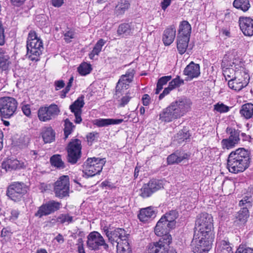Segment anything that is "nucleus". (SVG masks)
<instances>
[{
  "mask_svg": "<svg viewBox=\"0 0 253 253\" xmlns=\"http://www.w3.org/2000/svg\"><path fill=\"white\" fill-rule=\"evenodd\" d=\"M213 219L211 214L203 213L196 221V231L192 242L194 253H208L214 238Z\"/></svg>",
  "mask_w": 253,
  "mask_h": 253,
  "instance_id": "nucleus-1",
  "label": "nucleus"
},
{
  "mask_svg": "<svg viewBox=\"0 0 253 253\" xmlns=\"http://www.w3.org/2000/svg\"><path fill=\"white\" fill-rule=\"evenodd\" d=\"M192 103L187 98H181L172 102L159 114V120L165 123H169L180 118L191 109Z\"/></svg>",
  "mask_w": 253,
  "mask_h": 253,
  "instance_id": "nucleus-2",
  "label": "nucleus"
},
{
  "mask_svg": "<svg viewBox=\"0 0 253 253\" xmlns=\"http://www.w3.org/2000/svg\"><path fill=\"white\" fill-rule=\"evenodd\" d=\"M249 152L243 148L232 152L228 158V169L233 173L244 171L249 166Z\"/></svg>",
  "mask_w": 253,
  "mask_h": 253,
  "instance_id": "nucleus-3",
  "label": "nucleus"
},
{
  "mask_svg": "<svg viewBox=\"0 0 253 253\" xmlns=\"http://www.w3.org/2000/svg\"><path fill=\"white\" fill-rule=\"evenodd\" d=\"M27 55L31 60L37 61L43 49L42 42L35 31H31L27 41Z\"/></svg>",
  "mask_w": 253,
  "mask_h": 253,
  "instance_id": "nucleus-4",
  "label": "nucleus"
},
{
  "mask_svg": "<svg viewBox=\"0 0 253 253\" xmlns=\"http://www.w3.org/2000/svg\"><path fill=\"white\" fill-rule=\"evenodd\" d=\"M16 100L11 97L0 98V116L5 119H9L16 111L17 108Z\"/></svg>",
  "mask_w": 253,
  "mask_h": 253,
  "instance_id": "nucleus-5",
  "label": "nucleus"
},
{
  "mask_svg": "<svg viewBox=\"0 0 253 253\" xmlns=\"http://www.w3.org/2000/svg\"><path fill=\"white\" fill-rule=\"evenodd\" d=\"M105 163L104 159L88 158L84 164V172L87 176H93L102 170Z\"/></svg>",
  "mask_w": 253,
  "mask_h": 253,
  "instance_id": "nucleus-6",
  "label": "nucleus"
},
{
  "mask_svg": "<svg viewBox=\"0 0 253 253\" xmlns=\"http://www.w3.org/2000/svg\"><path fill=\"white\" fill-rule=\"evenodd\" d=\"M171 240V237L167 235L164 239L149 245L146 253H177L175 250L168 249Z\"/></svg>",
  "mask_w": 253,
  "mask_h": 253,
  "instance_id": "nucleus-7",
  "label": "nucleus"
},
{
  "mask_svg": "<svg viewBox=\"0 0 253 253\" xmlns=\"http://www.w3.org/2000/svg\"><path fill=\"white\" fill-rule=\"evenodd\" d=\"M86 245L87 248L91 250H99L101 247L107 250L108 245L106 243L102 235L98 232H90L87 237Z\"/></svg>",
  "mask_w": 253,
  "mask_h": 253,
  "instance_id": "nucleus-8",
  "label": "nucleus"
},
{
  "mask_svg": "<svg viewBox=\"0 0 253 253\" xmlns=\"http://www.w3.org/2000/svg\"><path fill=\"white\" fill-rule=\"evenodd\" d=\"M60 113V109L58 106L55 104H52L48 106L41 107L38 111V117L42 122H47L56 116Z\"/></svg>",
  "mask_w": 253,
  "mask_h": 253,
  "instance_id": "nucleus-9",
  "label": "nucleus"
},
{
  "mask_svg": "<svg viewBox=\"0 0 253 253\" xmlns=\"http://www.w3.org/2000/svg\"><path fill=\"white\" fill-rule=\"evenodd\" d=\"M135 71L133 69H129L125 75L121 76L116 87V97H120L123 92L128 88L129 84L132 81Z\"/></svg>",
  "mask_w": 253,
  "mask_h": 253,
  "instance_id": "nucleus-10",
  "label": "nucleus"
},
{
  "mask_svg": "<svg viewBox=\"0 0 253 253\" xmlns=\"http://www.w3.org/2000/svg\"><path fill=\"white\" fill-rule=\"evenodd\" d=\"M69 177L62 175L54 183V192L57 197L62 198L68 196L69 191Z\"/></svg>",
  "mask_w": 253,
  "mask_h": 253,
  "instance_id": "nucleus-11",
  "label": "nucleus"
},
{
  "mask_svg": "<svg viewBox=\"0 0 253 253\" xmlns=\"http://www.w3.org/2000/svg\"><path fill=\"white\" fill-rule=\"evenodd\" d=\"M27 192V188L23 183L14 182L11 184L7 189L6 195L12 201H20Z\"/></svg>",
  "mask_w": 253,
  "mask_h": 253,
  "instance_id": "nucleus-12",
  "label": "nucleus"
},
{
  "mask_svg": "<svg viewBox=\"0 0 253 253\" xmlns=\"http://www.w3.org/2000/svg\"><path fill=\"white\" fill-rule=\"evenodd\" d=\"M81 142L76 139L73 140L68 146V160L69 162L75 164L79 159L81 153Z\"/></svg>",
  "mask_w": 253,
  "mask_h": 253,
  "instance_id": "nucleus-13",
  "label": "nucleus"
},
{
  "mask_svg": "<svg viewBox=\"0 0 253 253\" xmlns=\"http://www.w3.org/2000/svg\"><path fill=\"white\" fill-rule=\"evenodd\" d=\"M232 63L235 67V77L240 82H242L243 80H247V84L249 83L250 76L248 71L244 67V64L239 60L234 59L232 61Z\"/></svg>",
  "mask_w": 253,
  "mask_h": 253,
  "instance_id": "nucleus-14",
  "label": "nucleus"
},
{
  "mask_svg": "<svg viewBox=\"0 0 253 253\" xmlns=\"http://www.w3.org/2000/svg\"><path fill=\"white\" fill-rule=\"evenodd\" d=\"M60 206V203L53 200L50 201L39 208L38 211L35 213V216L42 217L44 215H48L58 210Z\"/></svg>",
  "mask_w": 253,
  "mask_h": 253,
  "instance_id": "nucleus-15",
  "label": "nucleus"
},
{
  "mask_svg": "<svg viewBox=\"0 0 253 253\" xmlns=\"http://www.w3.org/2000/svg\"><path fill=\"white\" fill-rule=\"evenodd\" d=\"M106 235L108 238L109 241L114 245L117 243H121L127 239V234L125 230L122 228H117L112 232L108 230L105 231Z\"/></svg>",
  "mask_w": 253,
  "mask_h": 253,
  "instance_id": "nucleus-16",
  "label": "nucleus"
},
{
  "mask_svg": "<svg viewBox=\"0 0 253 253\" xmlns=\"http://www.w3.org/2000/svg\"><path fill=\"white\" fill-rule=\"evenodd\" d=\"M172 228L170 227L169 224L165 221L164 217H161V219L158 221L155 228V233L158 236H162L159 240L161 241L165 237L168 235L171 237L170 235L169 234V232L170 229Z\"/></svg>",
  "mask_w": 253,
  "mask_h": 253,
  "instance_id": "nucleus-17",
  "label": "nucleus"
},
{
  "mask_svg": "<svg viewBox=\"0 0 253 253\" xmlns=\"http://www.w3.org/2000/svg\"><path fill=\"white\" fill-rule=\"evenodd\" d=\"M84 97H79L74 103L70 106L72 112L74 114L75 116V122L77 124L80 123L82 121L81 115L82 113V108L84 105Z\"/></svg>",
  "mask_w": 253,
  "mask_h": 253,
  "instance_id": "nucleus-18",
  "label": "nucleus"
},
{
  "mask_svg": "<svg viewBox=\"0 0 253 253\" xmlns=\"http://www.w3.org/2000/svg\"><path fill=\"white\" fill-rule=\"evenodd\" d=\"M239 25L243 33L246 36L253 35V20L249 17H242L239 19Z\"/></svg>",
  "mask_w": 253,
  "mask_h": 253,
  "instance_id": "nucleus-19",
  "label": "nucleus"
},
{
  "mask_svg": "<svg viewBox=\"0 0 253 253\" xmlns=\"http://www.w3.org/2000/svg\"><path fill=\"white\" fill-rule=\"evenodd\" d=\"M227 131L230 132V135L227 139L222 140L221 144L223 148L230 149L237 144L239 140V133L235 130L227 128Z\"/></svg>",
  "mask_w": 253,
  "mask_h": 253,
  "instance_id": "nucleus-20",
  "label": "nucleus"
},
{
  "mask_svg": "<svg viewBox=\"0 0 253 253\" xmlns=\"http://www.w3.org/2000/svg\"><path fill=\"white\" fill-rule=\"evenodd\" d=\"M183 73L187 76V80L197 78L200 75V66L192 61L186 67Z\"/></svg>",
  "mask_w": 253,
  "mask_h": 253,
  "instance_id": "nucleus-21",
  "label": "nucleus"
},
{
  "mask_svg": "<svg viewBox=\"0 0 253 253\" xmlns=\"http://www.w3.org/2000/svg\"><path fill=\"white\" fill-rule=\"evenodd\" d=\"M221 66L223 69V74L226 80L235 77V67H234L232 61H228L226 58H224L222 60Z\"/></svg>",
  "mask_w": 253,
  "mask_h": 253,
  "instance_id": "nucleus-22",
  "label": "nucleus"
},
{
  "mask_svg": "<svg viewBox=\"0 0 253 253\" xmlns=\"http://www.w3.org/2000/svg\"><path fill=\"white\" fill-rule=\"evenodd\" d=\"M156 216V211L154 207H149L142 209L138 215L139 220L144 222L151 220Z\"/></svg>",
  "mask_w": 253,
  "mask_h": 253,
  "instance_id": "nucleus-23",
  "label": "nucleus"
},
{
  "mask_svg": "<svg viewBox=\"0 0 253 253\" xmlns=\"http://www.w3.org/2000/svg\"><path fill=\"white\" fill-rule=\"evenodd\" d=\"M24 166V163L16 159H8L1 164V168L6 171H11L22 168Z\"/></svg>",
  "mask_w": 253,
  "mask_h": 253,
  "instance_id": "nucleus-24",
  "label": "nucleus"
},
{
  "mask_svg": "<svg viewBox=\"0 0 253 253\" xmlns=\"http://www.w3.org/2000/svg\"><path fill=\"white\" fill-rule=\"evenodd\" d=\"M135 24L133 23H123L119 25L117 34L122 37L131 36L135 31Z\"/></svg>",
  "mask_w": 253,
  "mask_h": 253,
  "instance_id": "nucleus-25",
  "label": "nucleus"
},
{
  "mask_svg": "<svg viewBox=\"0 0 253 253\" xmlns=\"http://www.w3.org/2000/svg\"><path fill=\"white\" fill-rule=\"evenodd\" d=\"M176 34V30L174 26L168 27L164 32L162 40L165 45H169L173 42Z\"/></svg>",
  "mask_w": 253,
  "mask_h": 253,
  "instance_id": "nucleus-26",
  "label": "nucleus"
},
{
  "mask_svg": "<svg viewBox=\"0 0 253 253\" xmlns=\"http://www.w3.org/2000/svg\"><path fill=\"white\" fill-rule=\"evenodd\" d=\"M123 121L122 119H98L93 121V124L98 127H105L111 125H117L122 123Z\"/></svg>",
  "mask_w": 253,
  "mask_h": 253,
  "instance_id": "nucleus-27",
  "label": "nucleus"
},
{
  "mask_svg": "<svg viewBox=\"0 0 253 253\" xmlns=\"http://www.w3.org/2000/svg\"><path fill=\"white\" fill-rule=\"evenodd\" d=\"M191 32V25L187 21H183L179 25L177 37L181 38L187 37L190 39Z\"/></svg>",
  "mask_w": 253,
  "mask_h": 253,
  "instance_id": "nucleus-28",
  "label": "nucleus"
},
{
  "mask_svg": "<svg viewBox=\"0 0 253 253\" xmlns=\"http://www.w3.org/2000/svg\"><path fill=\"white\" fill-rule=\"evenodd\" d=\"M247 80H243L242 82H240L239 80L237 81V79L235 78H232L228 80V86L229 87L235 91H239L242 90L244 87L247 85Z\"/></svg>",
  "mask_w": 253,
  "mask_h": 253,
  "instance_id": "nucleus-29",
  "label": "nucleus"
},
{
  "mask_svg": "<svg viewBox=\"0 0 253 253\" xmlns=\"http://www.w3.org/2000/svg\"><path fill=\"white\" fill-rule=\"evenodd\" d=\"M129 5V0H119L115 9L116 14L118 16L124 14L128 9Z\"/></svg>",
  "mask_w": 253,
  "mask_h": 253,
  "instance_id": "nucleus-30",
  "label": "nucleus"
},
{
  "mask_svg": "<svg viewBox=\"0 0 253 253\" xmlns=\"http://www.w3.org/2000/svg\"><path fill=\"white\" fill-rule=\"evenodd\" d=\"M42 137L45 143H50L54 140L55 133L51 127H44L42 129Z\"/></svg>",
  "mask_w": 253,
  "mask_h": 253,
  "instance_id": "nucleus-31",
  "label": "nucleus"
},
{
  "mask_svg": "<svg viewBox=\"0 0 253 253\" xmlns=\"http://www.w3.org/2000/svg\"><path fill=\"white\" fill-rule=\"evenodd\" d=\"M216 253H232V248L228 241L222 240L217 243Z\"/></svg>",
  "mask_w": 253,
  "mask_h": 253,
  "instance_id": "nucleus-32",
  "label": "nucleus"
},
{
  "mask_svg": "<svg viewBox=\"0 0 253 253\" xmlns=\"http://www.w3.org/2000/svg\"><path fill=\"white\" fill-rule=\"evenodd\" d=\"M189 38L187 37H178L177 39V48L180 54H184L188 47Z\"/></svg>",
  "mask_w": 253,
  "mask_h": 253,
  "instance_id": "nucleus-33",
  "label": "nucleus"
},
{
  "mask_svg": "<svg viewBox=\"0 0 253 253\" xmlns=\"http://www.w3.org/2000/svg\"><path fill=\"white\" fill-rule=\"evenodd\" d=\"M11 62L10 57L6 52L0 53V69L2 71L8 70L9 68Z\"/></svg>",
  "mask_w": 253,
  "mask_h": 253,
  "instance_id": "nucleus-34",
  "label": "nucleus"
},
{
  "mask_svg": "<svg viewBox=\"0 0 253 253\" xmlns=\"http://www.w3.org/2000/svg\"><path fill=\"white\" fill-rule=\"evenodd\" d=\"M240 114L246 119L253 117V104L247 103L242 105L240 111Z\"/></svg>",
  "mask_w": 253,
  "mask_h": 253,
  "instance_id": "nucleus-35",
  "label": "nucleus"
},
{
  "mask_svg": "<svg viewBox=\"0 0 253 253\" xmlns=\"http://www.w3.org/2000/svg\"><path fill=\"white\" fill-rule=\"evenodd\" d=\"M162 217H164L165 221L169 224L170 227L173 228L175 225V219L177 217V213L175 211H171L166 213Z\"/></svg>",
  "mask_w": 253,
  "mask_h": 253,
  "instance_id": "nucleus-36",
  "label": "nucleus"
},
{
  "mask_svg": "<svg viewBox=\"0 0 253 253\" xmlns=\"http://www.w3.org/2000/svg\"><path fill=\"white\" fill-rule=\"evenodd\" d=\"M106 41L103 39H100L95 44L92 50L89 54V57L91 59H94L95 56L98 55L101 52L103 46L105 44Z\"/></svg>",
  "mask_w": 253,
  "mask_h": 253,
  "instance_id": "nucleus-37",
  "label": "nucleus"
},
{
  "mask_svg": "<svg viewBox=\"0 0 253 253\" xmlns=\"http://www.w3.org/2000/svg\"><path fill=\"white\" fill-rule=\"evenodd\" d=\"M166 182L162 180L151 179L148 183L150 187V189L154 192L163 188Z\"/></svg>",
  "mask_w": 253,
  "mask_h": 253,
  "instance_id": "nucleus-38",
  "label": "nucleus"
},
{
  "mask_svg": "<svg viewBox=\"0 0 253 253\" xmlns=\"http://www.w3.org/2000/svg\"><path fill=\"white\" fill-rule=\"evenodd\" d=\"M233 5L235 8L240 9L243 11H247L250 7L249 0H235Z\"/></svg>",
  "mask_w": 253,
  "mask_h": 253,
  "instance_id": "nucleus-39",
  "label": "nucleus"
},
{
  "mask_svg": "<svg viewBox=\"0 0 253 253\" xmlns=\"http://www.w3.org/2000/svg\"><path fill=\"white\" fill-rule=\"evenodd\" d=\"M187 157V154L178 156L176 154H172L168 157L167 161L169 164H173L181 162L183 159H186Z\"/></svg>",
  "mask_w": 253,
  "mask_h": 253,
  "instance_id": "nucleus-40",
  "label": "nucleus"
},
{
  "mask_svg": "<svg viewBox=\"0 0 253 253\" xmlns=\"http://www.w3.org/2000/svg\"><path fill=\"white\" fill-rule=\"evenodd\" d=\"M51 164L58 169H63L65 167L64 162L61 159V156L57 154L52 156L50 158Z\"/></svg>",
  "mask_w": 253,
  "mask_h": 253,
  "instance_id": "nucleus-41",
  "label": "nucleus"
},
{
  "mask_svg": "<svg viewBox=\"0 0 253 253\" xmlns=\"http://www.w3.org/2000/svg\"><path fill=\"white\" fill-rule=\"evenodd\" d=\"M117 249L118 253H131V250L130 248L127 240L117 245Z\"/></svg>",
  "mask_w": 253,
  "mask_h": 253,
  "instance_id": "nucleus-42",
  "label": "nucleus"
},
{
  "mask_svg": "<svg viewBox=\"0 0 253 253\" xmlns=\"http://www.w3.org/2000/svg\"><path fill=\"white\" fill-rule=\"evenodd\" d=\"M249 211L247 207H243L240 210L236 215V219L241 223H245L249 217Z\"/></svg>",
  "mask_w": 253,
  "mask_h": 253,
  "instance_id": "nucleus-43",
  "label": "nucleus"
},
{
  "mask_svg": "<svg viewBox=\"0 0 253 253\" xmlns=\"http://www.w3.org/2000/svg\"><path fill=\"white\" fill-rule=\"evenodd\" d=\"M91 70V65L86 62L82 63L78 68V71L82 76H85L89 74Z\"/></svg>",
  "mask_w": 253,
  "mask_h": 253,
  "instance_id": "nucleus-44",
  "label": "nucleus"
},
{
  "mask_svg": "<svg viewBox=\"0 0 253 253\" xmlns=\"http://www.w3.org/2000/svg\"><path fill=\"white\" fill-rule=\"evenodd\" d=\"M171 79L170 76H164L161 78L158 82L157 88L156 89V93H159L160 91L163 88V86L166 84Z\"/></svg>",
  "mask_w": 253,
  "mask_h": 253,
  "instance_id": "nucleus-45",
  "label": "nucleus"
},
{
  "mask_svg": "<svg viewBox=\"0 0 253 253\" xmlns=\"http://www.w3.org/2000/svg\"><path fill=\"white\" fill-rule=\"evenodd\" d=\"M56 221L62 224H68L73 221V217L68 214H61L56 219Z\"/></svg>",
  "mask_w": 253,
  "mask_h": 253,
  "instance_id": "nucleus-46",
  "label": "nucleus"
},
{
  "mask_svg": "<svg viewBox=\"0 0 253 253\" xmlns=\"http://www.w3.org/2000/svg\"><path fill=\"white\" fill-rule=\"evenodd\" d=\"M154 192L150 189V187L148 183L143 185L140 189V195L143 197L146 198L149 197Z\"/></svg>",
  "mask_w": 253,
  "mask_h": 253,
  "instance_id": "nucleus-47",
  "label": "nucleus"
},
{
  "mask_svg": "<svg viewBox=\"0 0 253 253\" xmlns=\"http://www.w3.org/2000/svg\"><path fill=\"white\" fill-rule=\"evenodd\" d=\"M230 107L223 103L218 102L214 105V110L220 113H224L229 111Z\"/></svg>",
  "mask_w": 253,
  "mask_h": 253,
  "instance_id": "nucleus-48",
  "label": "nucleus"
},
{
  "mask_svg": "<svg viewBox=\"0 0 253 253\" xmlns=\"http://www.w3.org/2000/svg\"><path fill=\"white\" fill-rule=\"evenodd\" d=\"M64 126V133L65 137L67 138L68 135L71 133L74 127V126L68 119H66L65 121Z\"/></svg>",
  "mask_w": 253,
  "mask_h": 253,
  "instance_id": "nucleus-49",
  "label": "nucleus"
},
{
  "mask_svg": "<svg viewBox=\"0 0 253 253\" xmlns=\"http://www.w3.org/2000/svg\"><path fill=\"white\" fill-rule=\"evenodd\" d=\"M183 84L184 81L181 79L179 76H177L169 83V88L173 89L176 87H179Z\"/></svg>",
  "mask_w": 253,
  "mask_h": 253,
  "instance_id": "nucleus-50",
  "label": "nucleus"
},
{
  "mask_svg": "<svg viewBox=\"0 0 253 253\" xmlns=\"http://www.w3.org/2000/svg\"><path fill=\"white\" fill-rule=\"evenodd\" d=\"M190 134L188 131L186 130H182L180 131L177 135V138L179 142H181L187 140L189 138Z\"/></svg>",
  "mask_w": 253,
  "mask_h": 253,
  "instance_id": "nucleus-51",
  "label": "nucleus"
},
{
  "mask_svg": "<svg viewBox=\"0 0 253 253\" xmlns=\"http://www.w3.org/2000/svg\"><path fill=\"white\" fill-rule=\"evenodd\" d=\"M134 96L131 95V93L128 92L125 96H124L120 100V106L121 107L125 106L128 103L130 99Z\"/></svg>",
  "mask_w": 253,
  "mask_h": 253,
  "instance_id": "nucleus-52",
  "label": "nucleus"
},
{
  "mask_svg": "<svg viewBox=\"0 0 253 253\" xmlns=\"http://www.w3.org/2000/svg\"><path fill=\"white\" fill-rule=\"evenodd\" d=\"M235 253H253V249L240 245Z\"/></svg>",
  "mask_w": 253,
  "mask_h": 253,
  "instance_id": "nucleus-53",
  "label": "nucleus"
},
{
  "mask_svg": "<svg viewBox=\"0 0 253 253\" xmlns=\"http://www.w3.org/2000/svg\"><path fill=\"white\" fill-rule=\"evenodd\" d=\"M252 197H244L242 200L240 201L239 205L240 206H245V207H249L251 206V202L252 201Z\"/></svg>",
  "mask_w": 253,
  "mask_h": 253,
  "instance_id": "nucleus-54",
  "label": "nucleus"
},
{
  "mask_svg": "<svg viewBox=\"0 0 253 253\" xmlns=\"http://www.w3.org/2000/svg\"><path fill=\"white\" fill-rule=\"evenodd\" d=\"M5 43V36L4 34V29L1 22L0 21V45H2Z\"/></svg>",
  "mask_w": 253,
  "mask_h": 253,
  "instance_id": "nucleus-55",
  "label": "nucleus"
},
{
  "mask_svg": "<svg viewBox=\"0 0 253 253\" xmlns=\"http://www.w3.org/2000/svg\"><path fill=\"white\" fill-rule=\"evenodd\" d=\"M64 37L65 41L69 42H71V39L74 38L75 33L72 31H69L65 33Z\"/></svg>",
  "mask_w": 253,
  "mask_h": 253,
  "instance_id": "nucleus-56",
  "label": "nucleus"
},
{
  "mask_svg": "<svg viewBox=\"0 0 253 253\" xmlns=\"http://www.w3.org/2000/svg\"><path fill=\"white\" fill-rule=\"evenodd\" d=\"M22 110L23 113L27 117H29L31 115L30 106L29 105H22Z\"/></svg>",
  "mask_w": 253,
  "mask_h": 253,
  "instance_id": "nucleus-57",
  "label": "nucleus"
},
{
  "mask_svg": "<svg viewBox=\"0 0 253 253\" xmlns=\"http://www.w3.org/2000/svg\"><path fill=\"white\" fill-rule=\"evenodd\" d=\"M142 103L145 106H147L149 104L150 101V97L149 95L145 94L142 97Z\"/></svg>",
  "mask_w": 253,
  "mask_h": 253,
  "instance_id": "nucleus-58",
  "label": "nucleus"
},
{
  "mask_svg": "<svg viewBox=\"0 0 253 253\" xmlns=\"http://www.w3.org/2000/svg\"><path fill=\"white\" fill-rule=\"evenodd\" d=\"M171 0H163L161 5L162 8L165 10L167 8L170 4Z\"/></svg>",
  "mask_w": 253,
  "mask_h": 253,
  "instance_id": "nucleus-59",
  "label": "nucleus"
},
{
  "mask_svg": "<svg viewBox=\"0 0 253 253\" xmlns=\"http://www.w3.org/2000/svg\"><path fill=\"white\" fill-rule=\"evenodd\" d=\"M172 89L171 88H169V85L168 87L165 88L163 92L160 94L159 95V99H162L164 97V96L167 94H168L169 92L172 90Z\"/></svg>",
  "mask_w": 253,
  "mask_h": 253,
  "instance_id": "nucleus-60",
  "label": "nucleus"
},
{
  "mask_svg": "<svg viewBox=\"0 0 253 253\" xmlns=\"http://www.w3.org/2000/svg\"><path fill=\"white\" fill-rule=\"evenodd\" d=\"M65 84L62 80L56 81L55 82V89L56 90H59L64 86Z\"/></svg>",
  "mask_w": 253,
  "mask_h": 253,
  "instance_id": "nucleus-61",
  "label": "nucleus"
},
{
  "mask_svg": "<svg viewBox=\"0 0 253 253\" xmlns=\"http://www.w3.org/2000/svg\"><path fill=\"white\" fill-rule=\"evenodd\" d=\"M79 244L78 245V251L79 253H85L84 248V245L82 242V239L79 240Z\"/></svg>",
  "mask_w": 253,
  "mask_h": 253,
  "instance_id": "nucleus-62",
  "label": "nucleus"
},
{
  "mask_svg": "<svg viewBox=\"0 0 253 253\" xmlns=\"http://www.w3.org/2000/svg\"><path fill=\"white\" fill-rule=\"evenodd\" d=\"M98 133L91 132L87 135V140L89 142H92L97 137Z\"/></svg>",
  "mask_w": 253,
  "mask_h": 253,
  "instance_id": "nucleus-63",
  "label": "nucleus"
},
{
  "mask_svg": "<svg viewBox=\"0 0 253 253\" xmlns=\"http://www.w3.org/2000/svg\"><path fill=\"white\" fill-rule=\"evenodd\" d=\"M51 3L54 7H60L64 3V0H51Z\"/></svg>",
  "mask_w": 253,
  "mask_h": 253,
  "instance_id": "nucleus-64",
  "label": "nucleus"
}]
</instances>
